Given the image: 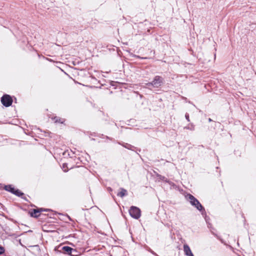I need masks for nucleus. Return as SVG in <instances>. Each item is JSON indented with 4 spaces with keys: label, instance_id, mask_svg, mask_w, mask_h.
Returning a JSON list of instances; mask_svg holds the SVG:
<instances>
[{
    "label": "nucleus",
    "instance_id": "obj_6",
    "mask_svg": "<svg viewBox=\"0 0 256 256\" xmlns=\"http://www.w3.org/2000/svg\"><path fill=\"white\" fill-rule=\"evenodd\" d=\"M31 217L38 218L40 216V211L38 210V208H34L32 209L28 212Z\"/></svg>",
    "mask_w": 256,
    "mask_h": 256
},
{
    "label": "nucleus",
    "instance_id": "obj_13",
    "mask_svg": "<svg viewBox=\"0 0 256 256\" xmlns=\"http://www.w3.org/2000/svg\"><path fill=\"white\" fill-rule=\"evenodd\" d=\"M12 194H14L18 197H21V196H24V194L22 192L18 189H16V188H15Z\"/></svg>",
    "mask_w": 256,
    "mask_h": 256
},
{
    "label": "nucleus",
    "instance_id": "obj_12",
    "mask_svg": "<svg viewBox=\"0 0 256 256\" xmlns=\"http://www.w3.org/2000/svg\"><path fill=\"white\" fill-rule=\"evenodd\" d=\"M12 194H14L18 197H21V196H24V194L22 192L18 189H16V188H15Z\"/></svg>",
    "mask_w": 256,
    "mask_h": 256
},
{
    "label": "nucleus",
    "instance_id": "obj_22",
    "mask_svg": "<svg viewBox=\"0 0 256 256\" xmlns=\"http://www.w3.org/2000/svg\"><path fill=\"white\" fill-rule=\"evenodd\" d=\"M160 178L161 180H164V176H160Z\"/></svg>",
    "mask_w": 256,
    "mask_h": 256
},
{
    "label": "nucleus",
    "instance_id": "obj_14",
    "mask_svg": "<svg viewBox=\"0 0 256 256\" xmlns=\"http://www.w3.org/2000/svg\"><path fill=\"white\" fill-rule=\"evenodd\" d=\"M184 129L189 130L193 131L195 129V126L192 123L189 124L188 126L184 127Z\"/></svg>",
    "mask_w": 256,
    "mask_h": 256
},
{
    "label": "nucleus",
    "instance_id": "obj_2",
    "mask_svg": "<svg viewBox=\"0 0 256 256\" xmlns=\"http://www.w3.org/2000/svg\"><path fill=\"white\" fill-rule=\"evenodd\" d=\"M164 82V80L162 76H156L152 82L146 84V86L150 90H151L150 86L156 88H159L163 85Z\"/></svg>",
    "mask_w": 256,
    "mask_h": 256
},
{
    "label": "nucleus",
    "instance_id": "obj_20",
    "mask_svg": "<svg viewBox=\"0 0 256 256\" xmlns=\"http://www.w3.org/2000/svg\"><path fill=\"white\" fill-rule=\"evenodd\" d=\"M23 200H25L26 201V202H28V200L27 199V198L25 196H21Z\"/></svg>",
    "mask_w": 256,
    "mask_h": 256
},
{
    "label": "nucleus",
    "instance_id": "obj_7",
    "mask_svg": "<svg viewBox=\"0 0 256 256\" xmlns=\"http://www.w3.org/2000/svg\"><path fill=\"white\" fill-rule=\"evenodd\" d=\"M118 144L120 145H122V146H124V148L128 149V150H132V151H134L135 149H136L137 150H138L139 152L140 151V149H138L136 148L135 146L129 144H128V143H124V142H122V143H121V142H118Z\"/></svg>",
    "mask_w": 256,
    "mask_h": 256
},
{
    "label": "nucleus",
    "instance_id": "obj_21",
    "mask_svg": "<svg viewBox=\"0 0 256 256\" xmlns=\"http://www.w3.org/2000/svg\"><path fill=\"white\" fill-rule=\"evenodd\" d=\"M208 122H212V120L210 118H209L208 119Z\"/></svg>",
    "mask_w": 256,
    "mask_h": 256
},
{
    "label": "nucleus",
    "instance_id": "obj_4",
    "mask_svg": "<svg viewBox=\"0 0 256 256\" xmlns=\"http://www.w3.org/2000/svg\"><path fill=\"white\" fill-rule=\"evenodd\" d=\"M0 100L2 104L6 107L10 106L13 102L12 97L10 95L7 94L3 95L1 98Z\"/></svg>",
    "mask_w": 256,
    "mask_h": 256
},
{
    "label": "nucleus",
    "instance_id": "obj_16",
    "mask_svg": "<svg viewBox=\"0 0 256 256\" xmlns=\"http://www.w3.org/2000/svg\"><path fill=\"white\" fill-rule=\"evenodd\" d=\"M62 168L64 169V172H68V170L66 169V168H68L67 164H66V163L63 164H62Z\"/></svg>",
    "mask_w": 256,
    "mask_h": 256
},
{
    "label": "nucleus",
    "instance_id": "obj_17",
    "mask_svg": "<svg viewBox=\"0 0 256 256\" xmlns=\"http://www.w3.org/2000/svg\"><path fill=\"white\" fill-rule=\"evenodd\" d=\"M5 249L4 247L0 246V256L4 253Z\"/></svg>",
    "mask_w": 256,
    "mask_h": 256
},
{
    "label": "nucleus",
    "instance_id": "obj_26",
    "mask_svg": "<svg viewBox=\"0 0 256 256\" xmlns=\"http://www.w3.org/2000/svg\"><path fill=\"white\" fill-rule=\"evenodd\" d=\"M212 234H213L214 236H217L216 234H214V232H212Z\"/></svg>",
    "mask_w": 256,
    "mask_h": 256
},
{
    "label": "nucleus",
    "instance_id": "obj_8",
    "mask_svg": "<svg viewBox=\"0 0 256 256\" xmlns=\"http://www.w3.org/2000/svg\"><path fill=\"white\" fill-rule=\"evenodd\" d=\"M84 252L82 249H76L72 248V256H80Z\"/></svg>",
    "mask_w": 256,
    "mask_h": 256
},
{
    "label": "nucleus",
    "instance_id": "obj_11",
    "mask_svg": "<svg viewBox=\"0 0 256 256\" xmlns=\"http://www.w3.org/2000/svg\"><path fill=\"white\" fill-rule=\"evenodd\" d=\"M120 192L117 194V196L122 198L128 194L127 190L126 189L120 188Z\"/></svg>",
    "mask_w": 256,
    "mask_h": 256
},
{
    "label": "nucleus",
    "instance_id": "obj_1",
    "mask_svg": "<svg viewBox=\"0 0 256 256\" xmlns=\"http://www.w3.org/2000/svg\"><path fill=\"white\" fill-rule=\"evenodd\" d=\"M186 198L187 200L189 201L192 206L201 212L202 215L204 216L206 214L204 208L194 196L189 194L186 196Z\"/></svg>",
    "mask_w": 256,
    "mask_h": 256
},
{
    "label": "nucleus",
    "instance_id": "obj_5",
    "mask_svg": "<svg viewBox=\"0 0 256 256\" xmlns=\"http://www.w3.org/2000/svg\"><path fill=\"white\" fill-rule=\"evenodd\" d=\"M61 250L63 254L72 256V248L69 246H63Z\"/></svg>",
    "mask_w": 256,
    "mask_h": 256
},
{
    "label": "nucleus",
    "instance_id": "obj_19",
    "mask_svg": "<svg viewBox=\"0 0 256 256\" xmlns=\"http://www.w3.org/2000/svg\"><path fill=\"white\" fill-rule=\"evenodd\" d=\"M185 118H186V120H188V122H190V118H189V114H188V113H186V114Z\"/></svg>",
    "mask_w": 256,
    "mask_h": 256
},
{
    "label": "nucleus",
    "instance_id": "obj_15",
    "mask_svg": "<svg viewBox=\"0 0 256 256\" xmlns=\"http://www.w3.org/2000/svg\"><path fill=\"white\" fill-rule=\"evenodd\" d=\"M54 122L56 123L59 122V123L62 124L64 122V120H61L60 118L56 117V116L54 117Z\"/></svg>",
    "mask_w": 256,
    "mask_h": 256
},
{
    "label": "nucleus",
    "instance_id": "obj_9",
    "mask_svg": "<svg viewBox=\"0 0 256 256\" xmlns=\"http://www.w3.org/2000/svg\"><path fill=\"white\" fill-rule=\"evenodd\" d=\"M4 190H6V191L11 192L12 194H13L15 190V188L14 186H12V185L8 184L5 185L4 186Z\"/></svg>",
    "mask_w": 256,
    "mask_h": 256
},
{
    "label": "nucleus",
    "instance_id": "obj_24",
    "mask_svg": "<svg viewBox=\"0 0 256 256\" xmlns=\"http://www.w3.org/2000/svg\"><path fill=\"white\" fill-rule=\"evenodd\" d=\"M68 219H69L70 220H71L69 216H68Z\"/></svg>",
    "mask_w": 256,
    "mask_h": 256
},
{
    "label": "nucleus",
    "instance_id": "obj_10",
    "mask_svg": "<svg viewBox=\"0 0 256 256\" xmlns=\"http://www.w3.org/2000/svg\"><path fill=\"white\" fill-rule=\"evenodd\" d=\"M184 254L186 256L190 255V254L192 253L190 246L186 244H185L184 245Z\"/></svg>",
    "mask_w": 256,
    "mask_h": 256
},
{
    "label": "nucleus",
    "instance_id": "obj_18",
    "mask_svg": "<svg viewBox=\"0 0 256 256\" xmlns=\"http://www.w3.org/2000/svg\"><path fill=\"white\" fill-rule=\"evenodd\" d=\"M38 208L39 210V211H40V212H48V211L50 210L48 209V208Z\"/></svg>",
    "mask_w": 256,
    "mask_h": 256
},
{
    "label": "nucleus",
    "instance_id": "obj_23",
    "mask_svg": "<svg viewBox=\"0 0 256 256\" xmlns=\"http://www.w3.org/2000/svg\"><path fill=\"white\" fill-rule=\"evenodd\" d=\"M188 256H194L192 253H191L190 254V255H188Z\"/></svg>",
    "mask_w": 256,
    "mask_h": 256
},
{
    "label": "nucleus",
    "instance_id": "obj_25",
    "mask_svg": "<svg viewBox=\"0 0 256 256\" xmlns=\"http://www.w3.org/2000/svg\"><path fill=\"white\" fill-rule=\"evenodd\" d=\"M138 58H140V56H138Z\"/></svg>",
    "mask_w": 256,
    "mask_h": 256
},
{
    "label": "nucleus",
    "instance_id": "obj_3",
    "mask_svg": "<svg viewBox=\"0 0 256 256\" xmlns=\"http://www.w3.org/2000/svg\"><path fill=\"white\" fill-rule=\"evenodd\" d=\"M129 214L132 218L138 219L141 215L140 210L136 206H132L129 210Z\"/></svg>",
    "mask_w": 256,
    "mask_h": 256
}]
</instances>
